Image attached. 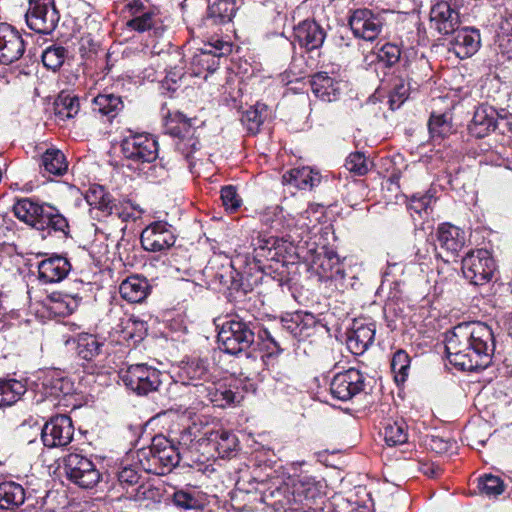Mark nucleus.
Segmentation results:
<instances>
[{
    "mask_svg": "<svg viewBox=\"0 0 512 512\" xmlns=\"http://www.w3.org/2000/svg\"><path fill=\"white\" fill-rule=\"evenodd\" d=\"M316 324L312 314L295 315L289 321H286V328L297 338L310 336L311 330Z\"/></svg>",
    "mask_w": 512,
    "mask_h": 512,
    "instance_id": "obj_46",
    "label": "nucleus"
},
{
    "mask_svg": "<svg viewBox=\"0 0 512 512\" xmlns=\"http://www.w3.org/2000/svg\"><path fill=\"white\" fill-rule=\"evenodd\" d=\"M121 326L123 339H131L134 342L142 340L147 331L146 323L134 316H129L125 319H122Z\"/></svg>",
    "mask_w": 512,
    "mask_h": 512,
    "instance_id": "obj_47",
    "label": "nucleus"
},
{
    "mask_svg": "<svg viewBox=\"0 0 512 512\" xmlns=\"http://www.w3.org/2000/svg\"><path fill=\"white\" fill-rule=\"evenodd\" d=\"M319 260V269L321 270L320 273L323 275L328 276L329 273L332 274L334 269H336V273L339 272L337 267L339 265L340 259L336 252L327 251L322 258H319Z\"/></svg>",
    "mask_w": 512,
    "mask_h": 512,
    "instance_id": "obj_60",
    "label": "nucleus"
},
{
    "mask_svg": "<svg viewBox=\"0 0 512 512\" xmlns=\"http://www.w3.org/2000/svg\"><path fill=\"white\" fill-rule=\"evenodd\" d=\"M285 219L283 210L278 206L266 209L261 215V222L275 231H285Z\"/></svg>",
    "mask_w": 512,
    "mask_h": 512,
    "instance_id": "obj_52",
    "label": "nucleus"
},
{
    "mask_svg": "<svg viewBox=\"0 0 512 512\" xmlns=\"http://www.w3.org/2000/svg\"><path fill=\"white\" fill-rule=\"evenodd\" d=\"M221 199L226 209L236 210L241 205V199L233 186H225L222 188Z\"/></svg>",
    "mask_w": 512,
    "mask_h": 512,
    "instance_id": "obj_62",
    "label": "nucleus"
},
{
    "mask_svg": "<svg viewBox=\"0 0 512 512\" xmlns=\"http://www.w3.org/2000/svg\"><path fill=\"white\" fill-rule=\"evenodd\" d=\"M25 392L26 387L21 381L0 380V408L13 405Z\"/></svg>",
    "mask_w": 512,
    "mask_h": 512,
    "instance_id": "obj_39",
    "label": "nucleus"
},
{
    "mask_svg": "<svg viewBox=\"0 0 512 512\" xmlns=\"http://www.w3.org/2000/svg\"><path fill=\"white\" fill-rule=\"evenodd\" d=\"M237 9L235 0H216L208 6L205 22L216 25L229 23Z\"/></svg>",
    "mask_w": 512,
    "mask_h": 512,
    "instance_id": "obj_30",
    "label": "nucleus"
},
{
    "mask_svg": "<svg viewBox=\"0 0 512 512\" xmlns=\"http://www.w3.org/2000/svg\"><path fill=\"white\" fill-rule=\"evenodd\" d=\"M310 85L313 94L324 102H333L340 97L341 82L330 77L326 72L313 75Z\"/></svg>",
    "mask_w": 512,
    "mask_h": 512,
    "instance_id": "obj_26",
    "label": "nucleus"
},
{
    "mask_svg": "<svg viewBox=\"0 0 512 512\" xmlns=\"http://www.w3.org/2000/svg\"><path fill=\"white\" fill-rule=\"evenodd\" d=\"M66 52V49L62 46L48 47L42 54V62L44 66L56 71L63 65Z\"/></svg>",
    "mask_w": 512,
    "mask_h": 512,
    "instance_id": "obj_51",
    "label": "nucleus"
},
{
    "mask_svg": "<svg viewBox=\"0 0 512 512\" xmlns=\"http://www.w3.org/2000/svg\"><path fill=\"white\" fill-rule=\"evenodd\" d=\"M445 350L449 362L458 369L483 370L492 362L495 337L486 323H460L446 334Z\"/></svg>",
    "mask_w": 512,
    "mask_h": 512,
    "instance_id": "obj_1",
    "label": "nucleus"
},
{
    "mask_svg": "<svg viewBox=\"0 0 512 512\" xmlns=\"http://www.w3.org/2000/svg\"><path fill=\"white\" fill-rule=\"evenodd\" d=\"M156 23V13L153 9L148 8L147 11L136 15L128 21L127 25L138 32H145L154 27Z\"/></svg>",
    "mask_w": 512,
    "mask_h": 512,
    "instance_id": "obj_55",
    "label": "nucleus"
},
{
    "mask_svg": "<svg viewBox=\"0 0 512 512\" xmlns=\"http://www.w3.org/2000/svg\"><path fill=\"white\" fill-rule=\"evenodd\" d=\"M140 241L145 251L163 253L174 246L176 234L166 221H155L143 229Z\"/></svg>",
    "mask_w": 512,
    "mask_h": 512,
    "instance_id": "obj_9",
    "label": "nucleus"
},
{
    "mask_svg": "<svg viewBox=\"0 0 512 512\" xmlns=\"http://www.w3.org/2000/svg\"><path fill=\"white\" fill-rule=\"evenodd\" d=\"M104 341L92 334H80L77 338V353L87 361H91L102 353Z\"/></svg>",
    "mask_w": 512,
    "mask_h": 512,
    "instance_id": "obj_37",
    "label": "nucleus"
},
{
    "mask_svg": "<svg viewBox=\"0 0 512 512\" xmlns=\"http://www.w3.org/2000/svg\"><path fill=\"white\" fill-rule=\"evenodd\" d=\"M119 293L128 302L141 303L149 295L150 285L143 277L130 276L120 284Z\"/></svg>",
    "mask_w": 512,
    "mask_h": 512,
    "instance_id": "obj_28",
    "label": "nucleus"
},
{
    "mask_svg": "<svg viewBox=\"0 0 512 512\" xmlns=\"http://www.w3.org/2000/svg\"><path fill=\"white\" fill-rule=\"evenodd\" d=\"M139 478L138 472L131 466L123 467L118 472V481L123 488H128L138 484Z\"/></svg>",
    "mask_w": 512,
    "mask_h": 512,
    "instance_id": "obj_63",
    "label": "nucleus"
},
{
    "mask_svg": "<svg viewBox=\"0 0 512 512\" xmlns=\"http://www.w3.org/2000/svg\"><path fill=\"white\" fill-rule=\"evenodd\" d=\"M318 493V483L310 476H299L293 484L292 495L295 502L309 505Z\"/></svg>",
    "mask_w": 512,
    "mask_h": 512,
    "instance_id": "obj_32",
    "label": "nucleus"
},
{
    "mask_svg": "<svg viewBox=\"0 0 512 512\" xmlns=\"http://www.w3.org/2000/svg\"><path fill=\"white\" fill-rule=\"evenodd\" d=\"M162 115L166 119L167 133L178 138L176 149L192 165L193 154L199 149L200 142L194 137V131L189 120L180 112H175L173 115L167 112V114L163 113Z\"/></svg>",
    "mask_w": 512,
    "mask_h": 512,
    "instance_id": "obj_5",
    "label": "nucleus"
},
{
    "mask_svg": "<svg viewBox=\"0 0 512 512\" xmlns=\"http://www.w3.org/2000/svg\"><path fill=\"white\" fill-rule=\"evenodd\" d=\"M432 201V195L417 193L411 196L408 207L410 210L420 214L422 211H427Z\"/></svg>",
    "mask_w": 512,
    "mask_h": 512,
    "instance_id": "obj_61",
    "label": "nucleus"
},
{
    "mask_svg": "<svg viewBox=\"0 0 512 512\" xmlns=\"http://www.w3.org/2000/svg\"><path fill=\"white\" fill-rule=\"evenodd\" d=\"M497 120L498 113L493 107L480 105L474 112L468 131L476 138H483L496 129Z\"/></svg>",
    "mask_w": 512,
    "mask_h": 512,
    "instance_id": "obj_24",
    "label": "nucleus"
},
{
    "mask_svg": "<svg viewBox=\"0 0 512 512\" xmlns=\"http://www.w3.org/2000/svg\"><path fill=\"white\" fill-rule=\"evenodd\" d=\"M495 270V261L486 249L471 251L462 259L463 276L473 285L488 283Z\"/></svg>",
    "mask_w": 512,
    "mask_h": 512,
    "instance_id": "obj_6",
    "label": "nucleus"
},
{
    "mask_svg": "<svg viewBox=\"0 0 512 512\" xmlns=\"http://www.w3.org/2000/svg\"><path fill=\"white\" fill-rule=\"evenodd\" d=\"M162 373L145 363L132 364L121 369L120 378L124 385L137 395H148L160 387Z\"/></svg>",
    "mask_w": 512,
    "mask_h": 512,
    "instance_id": "obj_4",
    "label": "nucleus"
},
{
    "mask_svg": "<svg viewBox=\"0 0 512 512\" xmlns=\"http://www.w3.org/2000/svg\"><path fill=\"white\" fill-rule=\"evenodd\" d=\"M268 117V107L263 103H256L251 106L242 115V122L246 125L247 130L255 134L259 131L260 126L263 124L265 119Z\"/></svg>",
    "mask_w": 512,
    "mask_h": 512,
    "instance_id": "obj_43",
    "label": "nucleus"
},
{
    "mask_svg": "<svg viewBox=\"0 0 512 512\" xmlns=\"http://www.w3.org/2000/svg\"><path fill=\"white\" fill-rule=\"evenodd\" d=\"M496 44L500 55L512 59V15L501 22Z\"/></svg>",
    "mask_w": 512,
    "mask_h": 512,
    "instance_id": "obj_45",
    "label": "nucleus"
},
{
    "mask_svg": "<svg viewBox=\"0 0 512 512\" xmlns=\"http://www.w3.org/2000/svg\"><path fill=\"white\" fill-rule=\"evenodd\" d=\"M123 107L121 97L113 94H99L92 100V110L110 119L116 117Z\"/></svg>",
    "mask_w": 512,
    "mask_h": 512,
    "instance_id": "obj_34",
    "label": "nucleus"
},
{
    "mask_svg": "<svg viewBox=\"0 0 512 512\" xmlns=\"http://www.w3.org/2000/svg\"><path fill=\"white\" fill-rule=\"evenodd\" d=\"M281 240L274 236L259 235L254 242L256 257H264L267 260L278 261L281 251Z\"/></svg>",
    "mask_w": 512,
    "mask_h": 512,
    "instance_id": "obj_40",
    "label": "nucleus"
},
{
    "mask_svg": "<svg viewBox=\"0 0 512 512\" xmlns=\"http://www.w3.org/2000/svg\"><path fill=\"white\" fill-rule=\"evenodd\" d=\"M172 501L178 508L185 510H204L207 499L202 492L186 489L177 490L172 496Z\"/></svg>",
    "mask_w": 512,
    "mask_h": 512,
    "instance_id": "obj_33",
    "label": "nucleus"
},
{
    "mask_svg": "<svg viewBox=\"0 0 512 512\" xmlns=\"http://www.w3.org/2000/svg\"><path fill=\"white\" fill-rule=\"evenodd\" d=\"M25 51L24 40L12 26L0 23V64L19 60Z\"/></svg>",
    "mask_w": 512,
    "mask_h": 512,
    "instance_id": "obj_15",
    "label": "nucleus"
},
{
    "mask_svg": "<svg viewBox=\"0 0 512 512\" xmlns=\"http://www.w3.org/2000/svg\"><path fill=\"white\" fill-rule=\"evenodd\" d=\"M207 440L214 444L219 455L223 457L233 452L238 444L236 435L224 429L211 430L207 433Z\"/></svg>",
    "mask_w": 512,
    "mask_h": 512,
    "instance_id": "obj_36",
    "label": "nucleus"
},
{
    "mask_svg": "<svg viewBox=\"0 0 512 512\" xmlns=\"http://www.w3.org/2000/svg\"><path fill=\"white\" fill-rule=\"evenodd\" d=\"M55 114L61 120L76 116L80 110L79 98L76 95L61 92L54 103Z\"/></svg>",
    "mask_w": 512,
    "mask_h": 512,
    "instance_id": "obj_41",
    "label": "nucleus"
},
{
    "mask_svg": "<svg viewBox=\"0 0 512 512\" xmlns=\"http://www.w3.org/2000/svg\"><path fill=\"white\" fill-rule=\"evenodd\" d=\"M294 38L301 47L312 51L323 45L326 32L315 20L306 19L294 27Z\"/></svg>",
    "mask_w": 512,
    "mask_h": 512,
    "instance_id": "obj_18",
    "label": "nucleus"
},
{
    "mask_svg": "<svg viewBox=\"0 0 512 512\" xmlns=\"http://www.w3.org/2000/svg\"><path fill=\"white\" fill-rule=\"evenodd\" d=\"M123 155L141 163H151L158 157V143L155 138L146 133H136L127 136L121 144Z\"/></svg>",
    "mask_w": 512,
    "mask_h": 512,
    "instance_id": "obj_10",
    "label": "nucleus"
},
{
    "mask_svg": "<svg viewBox=\"0 0 512 512\" xmlns=\"http://www.w3.org/2000/svg\"><path fill=\"white\" fill-rule=\"evenodd\" d=\"M478 487L482 493L489 497L500 495L504 491V483L501 478L492 474L481 477Z\"/></svg>",
    "mask_w": 512,
    "mask_h": 512,
    "instance_id": "obj_54",
    "label": "nucleus"
},
{
    "mask_svg": "<svg viewBox=\"0 0 512 512\" xmlns=\"http://www.w3.org/2000/svg\"><path fill=\"white\" fill-rule=\"evenodd\" d=\"M401 56L400 48L391 43L384 44L376 54V58L380 63L386 67H391L396 64Z\"/></svg>",
    "mask_w": 512,
    "mask_h": 512,
    "instance_id": "obj_57",
    "label": "nucleus"
},
{
    "mask_svg": "<svg viewBox=\"0 0 512 512\" xmlns=\"http://www.w3.org/2000/svg\"><path fill=\"white\" fill-rule=\"evenodd\" d=\"M64 470L71 482L85 489L93 488L101 479L92 460L78 453H70L65 457Z\"/></svg>",
    "mask_w": 512,
    "mask_h": 512,
    "instance_id": "obj_7",
    "label": "nucleus"
},
{
    "mask_svg": "<svg viewBox=\"0 0 512 512\" xmlns=\"http://www.w3.org/2000/svg\"><path fill=\"white\" fill-rule=\"evenodd\" d=\"M430 22L440 34L455 32L460 23L457 1L438 0L431 8Z\"/></svg>",
    "mask_w": 512,
    "mask_h": 512,
    "instance_id": "obj_13",
    "label": "nucleus"
},
{
    "mask_svg": "<svg viewBox=\"0 0 512 512\" xmlns=\"http://www.w3.org/2000/svg\"><path fill=\"white\" fill-rule=\"evenodd\" d=\"M44 170L53 175H63L68 168L64 154L57 149H48L42 156Z\"/></svg>",
    "mask_w": 512,
    "mask_h": 512,
    "instance_id": "obj_44",
    "label": "nucleus"
},
{
    "mask_svg": "<svg viewBox=\"0 0 512 512\" xmlns=\"http://www.w3.org/2000/svg\"><path fill=\"white\" fill-rule=\"evenodd\" d=\"M196 393L214 406L224 408L240 402L241 396L231 390L224 382H212L196 385Z\"/></svg>",
    "mask_w": 512,
    "mask_h": 512,
    "instance_id": "obj_17",
    "label": "nucleus"
},
{
    "mask_svg": "<svg viewBox=\"0 0 512 512\" xmlns=\"http://www.w3.org/2000/svg\"><path fill=\"white\" fill-rule=\"evenodd\" d=\"M320 175L309 167L294 168L282 176L284 184L301 190L312 189L320 183Z\"/></svg>",
    "mask_w": 512,
    "mask_h": 512,
    "instance_id": "obj_29",
    "label": "nucleus"
},
{
    "mask_svg": "<svg viewBox=\"0 0 512 512\" xmlns=\"http://www.w3.org/2000/svg\"><path fill=\"white\" fill-rule=\"evenodd\" d=\"M437 240L442 249L451 256H456L465 245V232L449 223L441 224L437 229Z\"/></svg>",
    "mask_w": 512,
    "mask_h": 512,
    "instance_id": "obj_25",
    "label": "nucleus"
},
{
    "mask_svg": "<svg viewBox=\"0 0 512 512\" xmlns=\"http://www.w3.org/2000/svg\"><path fill=\"white\" fill-rule=\"evenodd\" d=\"M87 203L108 216L113 215L114 199L103 186L95 185L89 188L85 195Z\"/></svg>",
    "mask_w": 512,
    "mask_h": 512,
    "instance_id": "obj_35",
    "label": "nucleus"
},
{
    "mask_svg": "<svg viewBox=\"0 0 512 512\" xmlns=\"http://www.w3.org/2000/svg\"><path fill=\"white\" fill-rule=\"evenodd\" d=\"M384 18L369 9H357L349 17V25L353 34L366 41L375 40L382 31Z\"/></svg>",
    "mask_w": 512,
    "mask_h": 512,
    "instance_id": "obj_11",
    "label": "nucleus"
},
{
    "mask_svg": "<svg viewBox=\"0 0 512 512\" xmlns=\"http://www.w3.org/2000/svg\"><path fill=\"white\" fill-rule=\"evenodd\" d=\"M428 128L430 138L438 144L452 133V124L446 114H432L428 122Z\"/></svg>",
    "mask_w": 512,
    "mask_h": 512,
    "instance_id": "obj_42",
    "label": "nucleus"
},
{
    "mask_svg": "<svg viewBox=\"0 0 512 512\" xmlns=\"http://www.w3.org/2000/svg\"><path fill=\"white\" fill-rule=\"evenodd\" d=\"M143 213V210L137 205L132 203L130 200L120 201L119 203L114 202L113 215L118 219H121L123 223L129 221H135Z\"/></svg>",
    "mask_w": 512,
    "mask_h": 512,
    "instance_id": "obj_49",
    "label": "nucleus"
},
{
    "mask_svg": "<svg viewBox=\"0 0 512 512\" xmlns=\"http://www.w3.org/2000/svg\"><path fill=\"white\" fill-rule=\"evenodd\" d=\"M410 368V357L406 351L397 350L391 360V369L395 374L396 381L404 382Z\"/></svg>",
    "mask_w": 512,
    "mask_h": 512,
    "instance_id": "obj_50",
    "label": "nucleus"
},
{
    "mask_svg": "<svg viewBox=\"0 0 512 512\" xmlns=\"http://www.w3.org/2000/svg\"><path fill=\"white\" fill-rule=\"evenodd\" d=\"M59 21L54 0H30L26 13L28 27L40 34L51 33Z\"/></svg>",
    "mask_w": 512,
    "mask_h": 512,
    "instance_id": "obj_8",
    "label": "nucleus"
},
{
    "mask_svg": "<svg viewBox=\"0 0 512 512\" xmlns=\"http://www.w3.org/2000/svg\"><path fill=\"white\" fill-rule=\"evenodd\" d=\"M312 213H314L312 210L307 209L297 216H289L285 219V231L289 232L287 236L291 242H300L306 237L308 238L317 224V219L311 218Z\"/></svg>",
    "mask_w": 512,
    "mask_h": 512,
    "instance_id": "obj_27",
    "label": "nucleus"
},
{
    "mask_svg": "<svg viewBox=\"0 0 512 512\" xmlns=\"http://www.w3.org/2000/svg\"><path fill=\"white\" fill-rule=\"evenodd\" d=\"M345 167L359 176L365 175L369 171V163L361 152L351 153L346 159Z\"/></svg>",
    "mask_w": 512,
    "mask_h": 512,
    "instance_id": "obj_58",
    "label": "nucleus"
},
{
    "mask_svg": "<svg viewBox=\"0 0 512 512\" xmlns=\"http://www.w3.org/2000/svg\"><path fill=\"white\" fill-rule=\"evenodd\" d=\"M40 210L33 216L31 226L37 230H54L67 234L69 225L67 219L59 210L48 204H40Z\"/></svg>",
    "mask_w": 512,
    "mask_h": 512,
    "instance_id": "obj_20",
    "label": "nucleus"
},
{
    "mask_svg": "<svg viewBox=\"0 0 512 512\" xmlns=\"http://www.w3.org/2000/svg\"><path fill=\"white\" fill-rule=\"evenodd\" d=\"M81 297L78 295H64L55 300L51 309L59 315L67 316L72 314L79 306Z\"/></svg>",
    "mask_w": 512,
    "mask_h": 512,
    "instance_id": "obj_56",
    "label": "nucleus"
},
{
    "mask_svg": "<svg viewBox=\"0 0 512 512\" xmlns=\"http://www.w3.org/2000/svg\"><path fill=\"white\" fill-rule=\"evenodd\" d=\"M40 210L33 216L31 226L37 230H54L67 234L69 225L67 219L59 210L48 204H40Z\"/></svg>",
    "mask_w": 512,
    "mask_h": 512,
    "instance_id": "obj_21",
    "label": "nucleus"
},
{
    "mask_svg": "<svg viewBox=\"0 0 512 512\" xmlns=\"http://www.w3.org/2000/svg\"><path fill=\"white\" fill-rule=\"evenodd\" d=\"M432 254L436 255V247L433 243L425 241L418 247L415 253V259L419 265H426L431 260Z\"/></svg>",
    "mask_w": 512,
    "mask_h": 512,
    "instance_id": "obj_64",
    "label": "nucleus"
},
{
    "mask_svg": "<svg viewBox=\"0 0 512 512\" xmlns=\"http://www.w3.org/2000/svg\"><path fill=\"white\" fill-rule=\"evenodd\" d=\"M409 91L410 86L403 79L395 81L388 100L391 110L398 109L407 100Z\"/></svg>",
    "mask_w": 512,
    "mask_h": 512,
    "instance_id": "obj_53",
    "label": "nucleus"
},
{
    "mask_svg": "<svg viewBox=\"0 0 512 512\" xmlns=\"http://www.w3.org/2000/svg\"><path fill=\"white\" fill-rule=\"evenodd\" d=\"M71 270V264L63 256H52L38 265L39 280L44 284L57 283L65 279Z\"/></svg>",
    "mask_w": 512,
    "mask_h": 512,
    "instance_id": "obj_23",
    "label": "nucleus"
},
{
    "mask_svg": "<svg viewBox=\"0 0 512 512\" xmlns=\"http://www.w3.org/2000/svg\"><path fill=\"white\" fill-rule=\"evenodd\" d=\"M258 324L255 321H246L235 315L222 324L218 333V342L225 353L238 355L245 353L255 342Z\"/></svg>",
    "mask_w": 512,
    "mask_h": 512,
    "instance_id": "obj_3",
    "label": "nucleus"
},
{
    "mask_svg": "<svg viewBox=\"0 0 512 512\" xmlns=\"http://www.w3.org/2000/svg\"><path fill=\"white\" fill-rule=\"evenodd\" d=\"M137 461L145 472L165 475L179 464L180 453L168 439L156 436L150 447L137 451Z\"/></svg>",
    "mask_w": 512,
    "mask_h": 512,
    "instance_id": "obj_2",
    "label": "nucleus"
},
{
    "mask_svg": "<svg viewBox=\"0 0 512 512\" xmlns=\"http://www.w3.org/2000/svg\"><path fill=\"white\" fill-rule=\"evenodd\" d=\"M364 377L362 373L350 368L336 374L330 383V392L335 399L348 401L363 390Z\"/></svg>",
    "mask_w": 512,
    "mask_h": 512,
    "instance_id": "obj_14",
    "label": "nucleus"
},
{
    "mask_svg": "<svg viewBox=\"0 0 512 512\" xmlns=\"http://www.w3.org/2000/svg\"><path fill=\"white\" fill-rule=\"evenodd\" d=\"M25 501L24 488L15 482L0 483V508L14 510Z\"/></svg>",
    "mask_w": 512,
    "mask_h": 512,
    "instance_id": "obj_31",
    "label": "nucleus"
},
{
    "mask_svg": "<svg viewBox=\"0 0 512 512\" xmlns=\"http://www.w3.org/2000/svg\"><path fill=\"white\" fill-rule=\"evenodd\" d=\"M383 435L388 446L402 445L408 441V426L403 419L389 420L384 426Z\"/></svg>",
    "mask_w": 512,
    "mask_h": 512,
    "instance_id": "obj_38",
    "label": "nucleus"
},
{
    "mask_svg": "<svg viewBox=\"0 0 512 512\" xmlns=\"http://www.w3.org/2000/svg\"><path fill=\"white\" fill-rule=\"evenodd\" d=\"M375 324L354 322L353 328L348 332L346 344L348 349L356 355L363 354L374 342Z\"/></svg>",
    "mask_w": 512,
    "mask_h": 512,
    "instance_id": "obj_22",
    "label": "nucleus"
},
{
    "mask_svg": "<svg viewBox=\"0 0 512 512\" xmlns=\"http://www.w3.org/2000/svg\"><path fill=\"white\" fill-rule=\"evenodd\" d=\"M454 35L449 42V51L459 59L473 56L481 46L480 31L473 27H464L452 32Z\"/></svg>",
    "mask_w": 512,
    "mask_h": 512,
    "instance_id": "obj_16",
    "label": "nucleus"
},
{
    "mask_svg": "<svg viewBox=\"0 0 512 512\" xmlns=\"http://www.w3.org/2000/svg\"><path fill=\"white\" fill-rule=\"evenodd\" d=\"M73 434L71 418L67 415H57L46 422L41 431V438L48 448L64 447L72 441Z\"/></svg>",
    "mask_w": 512,
    "mask_h": 512,
    "instance_id": "obj_12",
    "label": "nucleus"
},
{
    "mask_svg": "<svg viewBox=\"0 0 512 512\" xmlns=\"http://www.w3.org/2000/svg\"><path fill=\"white\" fill-rule=\"evenodd\" d=\"M178 377L186 385L208 384L210 382L211 371L207 360L193 358L182 361L179 366Z\"/></svg>",
    "mask_w": 512,
    "mask_h": 512,
    "instance_id": "obj_19",
    "label": "nucleus"
},
{
    "mask_svg": "<svg viewBox=\"0 0 512 512\" xmlns=\"http://www.w3.org/2000/svg\"><path fill=\"white\" fill-rule=\"evenodd\" d=\"M201 51L203 55L221 57L231 51V44L229 42L216 39L204 44V47L201 49Z\"/></svg>",
    "mask_w": 512,
    "mask_h": 512,
    "instance_id": "obj_59",
    "label": "nucleus"
},
{
    "mask_svg": "<svg viewBox=\"0 0 512 512\" xmlns=\"http://www.w3.org/2000/svg\"><path fill=\"white\" fill-rule=\"evenodd\" d=\"M15 216L31 226L33 223V216L36 211L40 210V204L31 198H23L18 200L13 207Z\"/></svg>",
    "mask_w": 512,
    "mask_h": 512,
    "instance_id": "obj_48",
    "label": "nucleus"
}]
</instances>
